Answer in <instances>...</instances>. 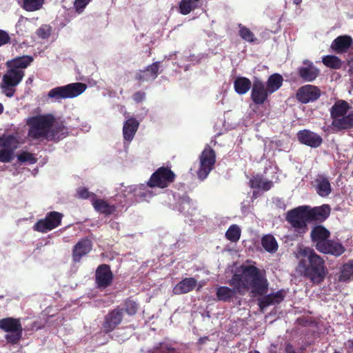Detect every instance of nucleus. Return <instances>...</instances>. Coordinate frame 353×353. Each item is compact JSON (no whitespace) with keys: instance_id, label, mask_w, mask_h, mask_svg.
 Returning <instances> with one entry per match:
<instances>
[{"instance_id":"6e6552de","label":"nucleus","mask_w":353,"mask_h":353,"mask_svg":"<svg viewBox=\"0 0 353 353\" xmlns=\"http://www.w3.org/2000/svg\"><path fill=\"white\" fill-rule=\"evenodd\" d=\"M216 161V156L214 151L206 148L203 150L199 157V167L197 170L198 178L203 181L209 175L210 172L214 168Z\"/></svg>"},{"instance_id":"5fc2aeb1","label":"nucleus","mask_w":353,"mask_h":353,"mask_svg":"<svg viewBox=\"0 0 353 353\" xmlns=\"http://www.w3.org/2000/svg\"><path fill=\"white\" fill-rule=\"evenodd\" d=\"M285 350L286 353H296L293 347L289 343L286 345Z\"/></svg>"},{"instance_id":"ea45409f","label":"nucleus","mask_w":353,"mask_h":353,"mask_svg":"<svg viewBox=\"0 0 353 353\" xmlns=\"http://www.w3.org/2000/svg\"><path fill=\"white\" fill-rule=\"evenodd\" d=\"M322 61L324 65L326 66L334 68L339 69L341 66V61L336 56L333 55H327L323 57Z\"/></svg>"},{"instance_id":"58836bf2","label":"nucleus","mask_w":353,"mask_h":353,"mask_svg":"<svg viewBox=\"0 0 353 353\" xmlns=\"http://www.w3.org/2000/svg\"><path fill=\"white\" fill-rule=\"evenodd\" d=\"M151 353H176V352L170 343L163 342L156 345Z\"/></svg>"},{"instance_id":"49530a36","label":"nucleus","mask_w":353,"mask_h":353,"mask_svg":"<svg viewBox=\"0 0 353 353\" xmlns=\"http://www.w3.org/2000/svg\"><path fill=\"white\" fill-rule=\"evenodd\" d=\"M137 309H138V305L135 301H132V300H128L125 302V312L129 315H134L137 312Z\"/></svg>"},{"instance_id":"c03bdc74","label":"nucleus","mask_w":353,"mask_h":353,"mask_svg":"<svg viewBox=\"0 0 353 353\" xmlns=\"http://www.w3.org/2000/svg\"><path fill=\"white\" fill-rule=\"evenodd\" d=\"M18 160L21 163H28L34 164L37 163V159L34 155L26 151H21L17 155Z\"/></svg>"},{"instance_id":"680f3d73","label":"nucleus","mask_w":353,"mask_h":353,"mask_svg":"<svg viewBox=\"0 0 353 353\" xmlns=\"http://www.w3.org/2000/svg\"><path fill=\"white\" fill-rule=\"evenodd\" d=\"M3 105L0 103V114L3 112Z\"/></svg>"},{"instance_id":"5701e85b","label":"nucleus","mask_w":353,"mask_h":353,"mask_svg":"<svg viewBox=\"0 0 353 353\" xmlns=\"http://www.w3.org/2000/svg\"><path fill=\"white\" fill-rule=\"evenodd\" d=\"M175 208L185 216H192L196 212L194 203L188 196H183L179 199Z\"/></svg>"},{"instance_id":"3c124183","label":"nucleus","mask_w":353,"mask_h":353,"mask_svg":"<svg viewBox=\"0 0 353 353\" xmlns=\"http://www.w3.org/2000/svg\"><path fill=\"white\" fill-rule=\"evenodd\" d=\"M37 33L39 37L42 39H46L50 36V29L48 26H44L39 28Z\"/></svg>"},{"instance_id":"9d476101","label":"nucleus","mask_w":353,"mask_h":353,"mask_svg":"<svg viewBox=\"0 0 353 353\" xmlns=\"http://www.w3.org/2000/svg\"><path fill=\"white\" fill-rule=\"evenodd\" d=\"M0 329L10 332L6 335L9 342L17 343L21 336L22 326L18 319L6 318L0 320Z\"/></svg>"},{"instance_id":"20e7f679","label":"nucleus","mask_w":353,"mask_h":353,"mask_svg":"<svg viewBox=\"0 0 353 353\" xmlns=\"http://www.w3.org/2000/svg\"><path fill=\"white\" fill-rule=\"evenodd\" d=\"M87 88L83 83H72L51 89L48 94L49 99L54 102H60L63 99H72L82 94Z\"/></svg>"},{"instance_id":"13d9d810","label":"nucleus","mask_w":353,"mask_h":353,"mask_svg":"<svg viewBox=\"0 0 353 353\" xmlns=\"http://www.w3.org/2000/svg\"><path fill=\"white\" fill-rule=\"evenodd\" d=\"M294 3L296 4V5H299L301 3V0H294Z\"/></svg>"},{"instance_id":"f704fd0d","label":"nucleus","mask_w":353,"mask_h":353,"mask_svg":"<svg viewBox=\"0 0 353 353\" xmlns=\"http://www.w3.org/2000/svg\"><path fill=\"white\" fill-rule=\"evenodd\" d=\"M250 183L252 188H259L265 191L269 190L272 186V181H264L262 176L259 175L254 176L250 181Z\"/></svg>"},{"instance_id":"bf43d9fd","label":"nucleus","mask_w":353,"mask_h":353,"mask_svg":"<svg viewBox=\"0 0 353 353\" xmlns=\"http://www.w3.org/2000/svg\"><path fill=\"white\" fill-rule=\"evenodd\" d=\"M24 20H27V19L23 17H21L19 20V23L21 22V21H23Z\"/></svg>"},{"instance_id":"9b49d317","label":"nucleus","mask_w":353,"mask_h":353,"mask_svg":"<svg viewBox=\"0 0 353 353\" xmlns=\"http://www.w3.org/2000/svg\"><path fill=\"white\" fill-rule=\"evenodd\" d=\"M175 174L168 168H159L149 179V184L154 188H165L173 182Z\"/></svg>"},{"instance_id":"09e8293b","label":"nucleus","mask_w":353,"mask_h":353,"mask_svg":"<svg viewBox=\"0 0 353 353\" xmlns=\"http://www.w3.org/2000/svg\"><path fill=\"white\" fill-rule=\"evenodd\" d=\"M91 0H75L74 8L78 13H81Z\"/></svg>"},{"instance_id":"473e14b6","label":"nucleus","mask_w":353,"mask_h":353,"mask_svg":"<svg viewBox=\"0 0 353 353\" xmlns=\"http://www.w3.org/2000/svg\"><path fill=\"white\" fill-rule=\"evenodd\" d=\"M201 0H181L179 3V12L183 15L190 13L192 10L196 9Z\"/></svg>"},{"instance_id":"ddd939ff","label":"nucleus","mask_w":353,"mask_h":353,"mask_svg":"<svg viewBox=\"0 0 353 353\" xmlns=\"http://www.w3.org/2000/svg\"><path fill=\"white\" fill-rule=\"evenodd\" d=\"M270 94L263 81L255 80L252 85L251 99L257 105H261L266 101L268 95Z\"/></svg>"},{"instance_id":"f257e3e1","label":"nucleus","mask_w":353,"mask_h":353,"mask_svg":"<svg viewBox=\"0 0 353 353\" xmlns=\"http://www.w3.org/2000/svg\"><path fill=\"white\" fill-rule=\"evenodd\" d=\"M228 284L233 289L226 286L216 289V296L219 301H229L236 293L243 295L249 291L254 296L263 295L267 293L268 288L264 272L250 265H243L236 268Z\"/></svg>"},{"instance_id":"aec40b11","label":"nucleus","mask_w":353,"mask_h":353,"mask_svg":"<svg viewBox=\"0 0 353 353\" xmlns=\"http://www.w3.org/2000/svg\"><path fill=\"white\" fill-rule=\"evenodd\" d=\"M319 251L334 256H340L345 252V248L341 243L328 240L324 245L321 243L319 245Z\"/></svg>"},{"instance_id":"a18cd8bd","label":"nucleus","mask_w":353,"mask_h":353,"mask_svg":"<svg viewBox=\"0 0 353 353\" xmlns=\"http://www.w3.org/2000/svg\"><path fill=\"white\" fill-rule=\"evenodd\" d=\"M239 35L248 42H254L256 40L254 34L250 30L241 25H239Z\"/></svg>"},{"instance_id":"4c0bfd02","label":"nucleus","mask_w":353,"mask_h":353,"mask_svg":"<svg viewBox=\"0 0 353 353\" xmlns=\"http://www.w3.org/2000/svg\"><path fill=\"white\" fill-rule=\"evenodd\" d=\"M241 236V229L236 225H232L225 232V237L231 242H237Z\"/></svg>"},{"instance_id":"412c9836","label":"nucleus","mask_w":353,"mask_h":353,"mask_svg":"<svg viewBox=\"0 0 353 353\" xmlns=\"http://www.w3.org/2000/svg\"><path fill=\"white\" fill-rule=\"evenodd\" d=\"M330 232L322 225L314 227L311 232L312 241L316 243V248L319 250V245L321 243L323 245L328 241Z\"/></svg>"},{"instance_id":"7c9ffc66","label":"nucleus","mask_w":353,"mask_h":353,"mask_svg":"<svg viewBox=\"0 0 353 353\" xmlns=\"http://www.w3.org/2000/svg\"><path fill=\"white\" fill-rule=\"evenodd\" d=\"M252 85L250 79L243 77H238L234 81V88L239 94H245L250 89Z\"/></svg>"},{"instance_id":"f03ea898","label":"nucleus","mask_w":353,"mask_h":353,"mask_svg":"<svg viewBox=\"0 0 353 353\" xmlns=\"http://www.w3.org/2000/svg\"><path fill=\"white\" fill-rule=\"evenodd\" d=\"M26 123L30 126L28 136L36 140L58 141L67 133L65 127L56 123L49 114L28 117Z\"/></svg>"},{"instance_id":"2eb2a0df","label":"nucleus","mask_w":353,"mask_h":353,"mask_svg":"<svg viewBox=\"0 0 353 353\" xmlns=\"http://www.w3.org/2000/svg\"><path fill=\"white\" fill-rule=\"evenodd\" d=\"M330 214V208L327 205L310 208L306 206V214L308 221H323Z\"/></svg>"},{"instance_id":"423d86ee","label":"nucleus","mask_w":353,"mask_h":353,"mask_svg":"<svg viewBox=\"0 0 353 353\" xmlns=\"http://www.w3.org/2000/svg\"><path fill=\"white\" fill-rule=\"evenodd\" d=\"M287 221L294 229L297 235H301L306 231V223L308 221L306 214V206H299L289 211L286 216Z\"/></svg>"},{"instance_id":"6e6d98bb","label":"nucleus","mask_w":353,"mask_h":353,"mask_svg":"<svg viewBox=\"0 0 353 353\" xmlns=\"http://www.w3.org/2000/svg\"><path fill=\"white\" fill-rule=\"evenodd\" d=\"M350 65V72L353 73V59L349 63Z\"/></svg>"},{"instance_id":"e2e57ef3","label":"nucleus","mask_w":353,"mask_h":353,"mask_svg":"<svg viewBox=\"0 0 353 353\" xmlns=\"http://www.w3.org/2000/svg\"><path fill=\"white\" fill-rule=\"evenodd\" d=\"M249 353H260V352H258V351H252V352H249Z\"/></svg>"},{"instance_id":"cd10ccee","label":"nucleus","mask_w":353,"mask_h":353,"mask_svg":"<svg viewBox=\"0 0 353 353\" xmlns=\"http://www.w3.org/2000/svg\"><path fill=\"white\" fill-rule=\"evenodd\" d=\"M196 286V281L194 278H185L179 282L173 289V292L175 294H185Z\"/></svg>"},{"instance_id":"bb28decb","label":"nucleus","mask_w":353,"mask_h":353,"mask_svg":"<svg viewBox=\"0 0 353 353\" xmlns=\"http://www.w3.org/2000/svg\"><path fill=\"white\" fill-rule=\"evenodd\" d=\"M139 125V122L134 118H130L124 123L123 134L125 141L130 142L133 139Z\"/></svg>"},{"instance_id":"a19ab883","label":"nucleus","mask_w":353,"mask_h":353,"mask_svg":"<svg viewBox=\"0 0 353 353\" xmlns=\"http://www.w3.org/2000/svg\"><path fill=\"white\" fill-rule=\"evenodd\" d=\"M282 299L283 298L281 296L280 294H276L274 296H268L260 301L259 305L261 310H263L270 305L279 303Z\"/></svg>"},{"instance_id":"39448f33","label":"nucleus","mask_w":353,"mask_h":353,"mask_svg":"<svg viewBox=\"0 0 353 353\" xmlns=\"http://www.w3.org/2000/svg\"><path fill=\"white\" fill-rule=\"evenodd\" d=\"M154 186H151L149 184L148 181L147 183H141L139 185H132L124 187L121 190V193L125 198L132 196L140 201H148L156 194L154 191Z\"/></svg>"},{"instance_id":"b1692460","label":"nucleus","mask_w":353,"mask_h":353,"mask_svg":"<svg viewBox=\"0 0 353 353\" xmlns=\"http://www.w3.org/2000/svg\"><path fill=\"white\" fill-rule=\"evenodd\" d=\"M332 126L336 130L353 128V111H350L340 118L333 120Z\"/></svg>"},{"instance_id":"a878e982","label":"nucleus","mask_w":353,"mask_h":353,"mask_svg":"<svg viewBox=\"0 0 353 353\" xmlns=\"http://www.w3.org/2000/svg\"><path fill=\"white\" fill-rule=\"evenodd\" d=\"M351 107L347 102L343 100H338L330 110V115L333 120L339 119L350 111Z\"/></svg>"},{"instance_id":"dca6fc26","label":"nucleus","mask_w":353,"mask_h":353,"mask_svg":"<svg viewBox=\"0 0 353 353\" xmlns=\"http://www.w3.org/2000/svg\"><path fill=\"white\" fill-rule=\"evenodd\" d=\"M297 137L300 142L312 148H317L322 143V138L318 134L308 130L299 131Z\"/></svg>"},{"instance_id":"864d4df0","label":"nucleus","mask_w":353,"mask_h":353,"mask_svg":"<svg viewBox=\"0 0 353 353\" xmlns=\"http://www.w3.org/2000/svg\"><path fill=\"white\" fill-rule=\"evenodd\" d=\"M145 99V93L142 92H137L133 95V99L137 102H141Z\"/></svg>"},{"instance_id":"f3484780","label":"nucleus","mask_w":353,"mask_h":353,"mask_svg":"<svg viewBox=\"0 0 353 353\" xmlns=\"http://www.w3.org/2000/svg\"><path fill=\"white\" fill-rule=\"evenodd\" d=\"M112 280V274L107 265H100L96 271V281L99 287L108 286Z\"/></svg>"},{"instance_id":"7ed1b4c3","label":"nucleus","mask_w":353,"mask_h":353,"mask_svg":"<svg viewBox=\"0 0 353 353\" xmlns=\"http://www.w3.org/2000/svg\"><path fill=\"white\" fill-rule=\"evenodd\" d=\"M299 254L305 259L299 261L297 270L313 283H320L325 276L323 259L309 248H301Z\"/></svg>"},{"instance_id":"4be33fe9","label":"nucleus","mask_w":353,"mask_h":353,"mask_svg":"<svg viewBox=\"0 0 353 353\" xmlns=\"http://www.w3.org/2000/svg\"><path fill=\"white\" fill-rule=\"evenodd\" d=\"M352 43V39L347 35L336 37L332 43L331 48L336 53L346 52Z\"/></svg>"},{"instance_id":"72a5a7b5","label":"nucleus","mask_w":353,"mask_h":353,"mask_svg":"<svg viewBox=\"0 0 353 353\" xmlns=\"http://www.w3.org/2000/svg\"><path fill=\"white\" fill-rule=\"evenodd\" d=\"M283 81V79L281 75L279 74H272L267 81L266 88H268L269 92L272 94L278 90L282 85Z\"/></svg>"},{"instance_id":"6ab92c4d","label":"nucleus","mask_w":353,"mask_h":353,"mask_svg":"<svg viewBox=\"0 0 353 353\" xmlns=\"http://www.w3.org/2000/svg\"><path fill=\"white\" fill-rule=\"evenodd\" d=\"M159 62H154L145 70H139L136 74V79L141 82L154 80L157 77Z\"/></svg>"},{"instance_id":"1a4fd4ad","label":"nucleus","mask_w":353,"mask_h":353,"mask_svg":"<svg viewBox=\"0 0 353 353\" xmlns=\"http://www.w3.org/2000/svg\"><path fill=\"white\" fill-rule=\"evenodd\" d=\"M63 214L57 212H48L45 218L39 220L33 230L41 233H47L61 225Z\"/></svg>"},{"instance_id":"4468645a","label":"nucleus","mask_w":353,"mask_h":353,"mask_svg":"<svg viewBox=\"0 0 353 353\" xmlns=\"http://www.w3.org/2000/svg\"><path fill=\"white\" fill-rule=\"evenodd\" d=\"M299 74L304 81L312 82L319 76V70L314 65L312 62L304 60L303 65L299 68Z\"/></svg>"},{"instance_id":"79ce46f5","label":"nucleus","mask_w":353,"mask_h":353,"mask_svg":"<svg viewBox=\"0 0 353 353\" xmlns=\"http://www.w3.org/2000/svg\"><path fill=\"white\" fill-rule=\"evenodd\" d=\"M353 278V261L345 263L342 269L341 274V280L347 281Z\"/></svg>"},{"instance_id":"0e129e2a","label":"nucleus","mask_w":353,"mask_h":353,"mask_svg":"<svg viewBox=\"0 0 353 353\" xmlns=\"http://www.w3.org/2000/svg\"><path fill=\"white\" fill-rule=\"evenodd\" d=\"M190 61H194V59H193V58H192V57H191Z\"/></svg>"},{"instance_id":"a211bd4d","label":"nucleus","mask_w":353,"mask_h":353,"mask_svg":"<svg viewBox=\"0 0 353 353\" xmlns=\"http://www.w3.org/2000/svg\"><path fill=\"white\" fill-rule=\"evenodd\" d=\"M123 319V311L121 309H116L105 316L103 327L105 332L112 331L119 325Z\"/></svg>"},{"instance_id":"052dcab7","label":"nucleus","mask_w":353,"mask_h":353,"mask_svg":"<svg viewBox=\"0 0 353 353\" xmlns=\"http://www.w3.org/2000/svg\"><path fill=\"white\" fill-rule=\"evenodd\" d=\"M349 345L353 349V340L348 341Z\"/></svg>"},{"instance_id":"0eeeda50","label":"nucleus","mask_w":353,"mask_h":353,"mask_svg":"<svg viewBox=\"0 0 353 353\" xmlns=\"http://www.w3.org/2000/svg\"><path fill=\"white\" fill-rule=\"evenodd\" d=\"M8 70L3 76L1 88L2 92L7 97H11L15 92V87L21 81L24 72L15 70L11 68H8Z\"/></svg>"},{"instance_id":"2f4dec72","label":"nucleus","mask_w":353,"mask_h":353,"mask_svg":"<svg viewBox=\"0 0 353 353\" xmlns=\"http://www.w3.org/2000/svg\"><path fill=\"white\" fill-rule=\"evenodd\" d=\"M316 190L321 196H326L331 192L330 181L323 176H319L316 179Z\"/></svg>"},{"instance_id":"e433bc0d","label":"nucleus","mask_w":353,"mask_h":353,"mask_svg":"<svg viewBox=\"0 0 353 353\" xmlns=\"http://www.w3.org/2000/svg\"><path fill=\"white\" fill-rule=\"evenodd\" d=\"M44 3V0H22L21 7L28 12H34L40 10Z\"/></svg>"},{"instance_id":"c9c22d12","label":"nucleus","mask_w":353,"mask_h":353,"mask_svg":"<svg viewBox=\"0 0 353 353\" xmlns=\"http://www.w3.org/2000/svg\"><path fill=\"white\" fill-rule=\"evenodd\" d=\"M263 248L271 253L275 252L278 249V244L275 238L272 235H266L262 239Z\"/></svg>"},{"instance_id":"393cba45","label":"nucleus","mask_w":353,"mask_h":353,"mask_svg":"<svg viewBox=\"0 0 353 353\" xmlns=\"http://www.w3.org/2000/svg\"><path fill=\"white\" fill-rule=\"evenodd\" d=\"M92 249V243L88 239H83L78 242L73 250V259L79 261L82 256L87 254Z\"/></svg>"},{"instance_id":"f8f14e48","label":"nucleus","mask_w":353,"mask_h":353,"mask_svg":"<svg viewBox=\"0 0 353 353\" xmlns=\"http://www.w3.org/2000/svg\"><path fill=\"white\" fill-rule=\"evenodd\" d=\"M321 95L320 90L312 85H305L300 88L296 93L297 99L303 103L316 101Z\"/></svg>"},{"instance_id":"8fccbe9b","label":"nucleus","mask_w":353,"mask_h":353,"mask_svg":"<svg viewBox=\"0 0 353 353\" xmlns=\"http://www.w3.org/2000/svg\"><path fill=\"white\" fill-rule=\"evenodd\" d=\"M77 194L79 196V198H81V199H88V198H90L91 199V201L93 199H95L96 196L94 194L90 192L88 189L85 188H80L78 189L77 190Z\"/></svg>"},{"instance_id":"603ef678","label":"nucleus","mask_w":353,"mask_h":353,"mask_svg":"<svg viewBox=\"0 0 353 353\" xmlns=\"http://www.w3.org/2000/svg\"><path fill=\"white\" fill-rule=\"evenodd\" d=\"M10 41L8 34L2 30H0V46L6 44Z\"/></svg>"},{"instance_id":"37998d69","label":"nucleus","mask_w":353,"mask_h":353,"mask_svg":"<svg viewBox=\"0 0 353 353\" xmlns=\"http://www.w3.org/2000/svg\"><path fill=\"white\" fill-rule=\"evenodd\" d=\"M19 141L17 138L14 136H8L3 139V148L8 149L14 152V151L19 146Z\"/></svg>"},{"instance_id":"de8ad7c7","label":"nucleus","mask_w":353,"mask_h":353,"mask_svg":"<svg viewBox=\"0 0 353 353\" xmlns=\"http://www.w3.org/2000/svg\"><path fill=\"white\" fill-rule=\"evenodd\" d=\"M13 158V152L3 148L0 151V161L1 162H9Z\"/></svg>"},{"instance_id":"4d7b16f0","label":"nucleus","mask_w":353,"mask_h":353,"mask_svg":"<svg viewBox=\"0 0 353 353\" xmlns=\"http://www.w3.org/2000/svg\"><path fill=\"white\" fill-rule=\"evenodd\" d=\"M270 351L272 353H276V346L273 344L271 345V346L270 347Z\"/></svg>"},{"instance_id":"c756f323","label":"nucleus","mask_w":353,"mask_h":353,"mask_svg":"<svg viewBox=\"0 0 353 353\" xmlns=\"http://www.w3.org/2000/svg\"><path fill=\"white\" fill-rule=\"evenodd\" d=\"M92 204L94 210L100 213L110 215L115 212L116 207L114 205H110L106 201L100 199H93Z\"/></svg>"},{"instance_id":"c85d7f7f","label":"nucleus","mask_w":353,"mask_h":353,"mask_svg":"<svg viewBox=\"0 0 353 353\" xmlns=\"http://www.w3.org/2000/svg\"><path fill=\"white\" fill-rule=\"evenodd\" d=\"M33 61L31 56H23L17 57L10 61H8V68L15 69V70H21L24 72L26 69Z\"/></svg>"}]
</instances>
